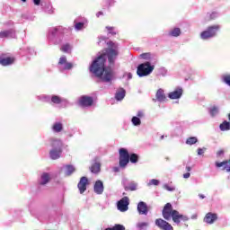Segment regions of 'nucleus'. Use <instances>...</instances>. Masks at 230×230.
<instances>
[{
    "label": "nucleus",
    "instance_id": "nucleus-1",
    "mask_svg": "<svg viewBox=\"0 0 230 230\" xmlns=\"http://www.w3.org/2000/svg\"><path fill=\"white\" fill-rule=\"evenodd\" d=\"M104 42L108 48L98 52L89 66V71L95 78L98 84H112L116 75L112 67L116 66V60L119 57V44L109 40L107 36H100L98 46Z\"/></svg>",
    "mask_w": 230,
    "mask_h": 230
},
{
    "label": "nucleus",
    "instance_id": "nucleus-2",
    "mask_svg": "<svg viewBox=\"0 0 230 230\" xmlns=\"http://www.w3.org/2000/svg\"><path fill=\"white\" fill-rule=\"evenodd\" d=\"M72 31L73 27H68V29L60 25L50 27L47 32V40L50 46H58V44H62L64 40V35H66L67 31Z\"/></svg>",
    "mask_w": 230,
    "mask_h": 230
},
{
    "label": "nucleus",
    "instance_id": "nucleus-3",
    "mask_svg": "<svg viewBox=\"0 0 230 230\" xmlns=\"http://www.w3.org/2000/svg\"><path fill=\"white\" fill-rule=\"evenodd\" d=\"M162 217L164 218V220H167V222L172 220L176 226H179L181 222H188V220H190L188 216L180 214L177 209H173L172 203H166L164 206L162 210Z\"/></svg>",
    "mask_w": 230,
    "mask_h": 230
},
{
    "label": "nucleus",
    "instance_id": "nucleus-4",
    "mask_svg": "<svg viewBox=\"0 0 230 230\" xmlns=\"http://www.w3.org/2000/svg\"><path fill=\"white\" fill-rule=\"evenodd\" d=\"M119 166L120 168H127L128 164H136L139 163V155L136 153H128V149L120 147L119 149Z\"/></svg>",
    "mask_w": 230,
    "mask_h": 230
},
{
    "label": "nucleus",
    "instance_id": "nucleus-5",
    "mask_svg": "<svg viewBox=\"0 0 230 230\" xmlns=\"http://www.w3.org/2000/svg\"><path fill=\"white\" fill-rule=\"evenodd\" d=\"M50 151L49 153V158L52 161H57L62 157L64 152V142L59 138H49Z\"/></svg>",
    "mask_w": 230,
    "mask_h": 230
},
{
    "label": "nucleus",
    "instance_id": "nucleus-6",
    "mask_svg": "<svg viewBox=\"0 0 230 230\" xmlns=\"http://www.w3.org/2000/svg\"><path fill=\"white\" fill-rule=\"evenodd\" d=\"M45 218H49L50 222L53 220H58L62 217V212L58 210V204L57 202H51L48 207L43 208Z\"/></svg>",
    "mask_w": 230,
    "mask_h": 230
},
{
    "label": "nucleus",
    "instance_id": "nucleus-7",
    "mask_svg": "<svg viewBox=\"0 0 230 230\" xmlns=\"http://www.w3.org/2000/svg\"><path fill=\"white\" fill-rule=\"evenodd\" d=\"M155 63H153L151 61H145L143 63H140L137 66V75L138 78H145V76H150L152 73H154V70L155 69Z\"/></svg>",
    "mask_w": 230,
    "mask_h": 230
},
{
    "label": "nucleus",
    "instance_id": "nucleus-8",
    "mask_svg": "<svg viewBox=\"0 0 230 230\" xmlns=\"http://www.w3.org/2000/svg\"><path fill=\"white\" fill-rule=\"evenodd\" d=\"M220 31V25H210L205 31L200 33V39L202 40H209V39H215Z\"/></svg>",
    "mask_w": 230,
    "mask_h": 230
},
{
    "label": "nucleus",
    "instance_id": "nucleus-9",
    "mask_svg": "<svg viewBox=\"0 0 230 230\" xmlns=\"http://www.w3.org/2000/svg\"><path fill=\"white\" fill-rule=\"evenodd\" d=\"M78 105L80 107H93L94 105V97L89 95H82L79 97Z\"/></svg>",
    "mask_w": 230,
    "mask_h": 230
},
{
    "label": "nucleus",
    "instance_id": "nucleus-10",
    "mask_svg": "<svg viewBox=\"0 0 230 230\" xmlns=\"http://www.w3.org/2000/svg\"><path fill=\"white\" fill-rule=\"evenodd\" d=\"M130 205V199L125 196L117 202V209L121 213L128 211V206Z\"/></svg>",
    "mask_w": 230,
    "mask_h": 230
},
{
    "label": "nucleus",
    "instance_id": "nucleus-11",
    "mask_svg": "<svg viewBox=\"0 0 230 230\" xmlns=\"http://www.w3.org/2000/svg\"><path fill=\"white\" fill-rule=\"evenodd\" d=\"M73 67V63L67 62V58L66 56H63L59 58L58 68L60 71H71Z\"/></svg>",
    "mask_w": 230,
    "mask_h": 230
},
{
    "label": "nucleus",
    "instance_id": "nucleus-12",
    "mask_svg": "<svg viewBox=\"0 0 230 230\" xmlns=\"http://www.w3.org/2000/svg\"><path fill=\"white\" fill-rule=\"evenodd\" d=\"M52 102L55 105H60L61 109H67V107H71L72 105L67 99L62 98L59 95L54 96Z\"/></svg>",
    "mask_w": 230,
    "mask_h": 230
},
{
    "label": "nucleus",
    "instance_id": "nucleus-13",
    "mask_svg": "<svg viewBox=\"0 0 230 230\" xmlns=\"http://www.w3.org/2000/svg\"><path fill=\"white\" fill-rule=\"evenodd\" d=\"M155 225L160 230H173V226L166 219L157 218L155 221Z\"/></svg>",
    "mask_w": 230,
    "mask_h": 230
},
{
    "label": "nucleus",
    "instance_id": "nucleus-14",
    "mask_svg": "<svg viewBox=\"0 0 230 230\" xmlns=\"http://www.w3.org/2000/svg\"><path fill=\"white\" fill-rule=\"evenodd\" d=\"M87 186H89V178H87L86 176L81 177L77 184V188L81 195L87 191Z\"/></svg>",
    "mask_w": 230,
    "mask_h": 230
},
{
    "label": "nucleus",
    "instance_id": "nucleus-15",
    "mask_svg": "<svg viewBox=\"0 0 230 230\" xmlns=\"http://www.w3.org/2000/svg\"><path fill=\"white\" fill-rule=\"evenodd\" d=\"M137 210L138 215H148V211H150V207L146 202L145 201H139L137 206Z\"/></svg>",
    "mask_w": 230,
    "mask_h": 230
},
{
    "label": "nucleus",
    "instance_id": "nucleus-16",
    "mask_svg": "<svg viewBox=\"0 0 230 230\" xmlns=\"http://www.w3.org/2000/svg\"><path fill=\"white\" fill-rule=\"evenodd\" d=\"M183 93L184 90H182V87L178 86L173 92L168 93V98H170V100H181Z\"/></svg>",
    "mask_w": 230,
    "mask_h": 230
},
{
    "label": "nucleus",
    "instance_id": "nucleus-17",
    "mask_svg": "<svg viewBox=\"0 0 230 230\" xmlns=\"http://www.w3.org/2000/svg\"><path fill=\"white\" fill-rule=\"evenodd\" d=\"M0 39H17L15 29H9L0 31Z\"/></svg>",
    "mask_w": 230,
    "mask_h": 230
},
{
    "label": "nucleus",
    "instance_id": "nucleus-18",
    "mask_svg": "<svg viewBox=\"0 0 230 230\" xmlns=\"http://www.w3.org/2000/svg\"><path fill=\"white\" fill-rule=\"evenodd\" d=\"M122 186L125 191H136L137 190V183L134 181L128 182V179L122 180Z\"/></svg>",
    "mask_w": 230,
    "mask_h": 230
},
{
    "label": "nucleus",
    "instance_id": "nucleus-19",
    "mask_svg": "<svg viewBox=\"0 0 230 230\" xmlns=\"http://www.w3.org/2000/svg\"><path fill=\"white\" fill-rule=\"evenodd\" d=\"M41 8L45 13H48V15H53V13H55V9L49 1H42Z\"/></svg>",
    "mask_w": 230,
    "mask_h": 230
},
{
    "label": "nucleus",
    "instance_id": "nucleus-20",
    "mask_svg": "<svg viewBox=\"0 0 230 230\" xmlns=\"http://www.w3.org/2000/svg\"><path fill=\"white\" fill-rule=\"evenodd\" d=\"M105 190V186L103 185V181L102 180H97L93 185V191L96 195H102Z\"/></svg>",
    "mask_w": 230,
    "mask_h": 230
},
{
    "label": "nucleus",
    "instance_id": "nucleus-21",
    "mask_svg": "<svg viewBox=\"0 0 230 230\" xmlns=\"http://www.w3.org/2000/svg\"><path fill=\"white\" fill-rule=\"evenodd\" d=\"M51 181V175L49 172H43L40 175V178L38 180V184L40 186H46V184H49Z\"/></svg>",
    "mask_w": 230,
    "mask_h": 230
},
{
    "label": "nucleus",
    "instance_id": "nucleus-22",
    "mask_svg": "<svg viewBox=\"0 0 230 230\" xmlns=\"http://www.w3.org/2000/svg\"><path fill=\"white\" fill-rule=\"evenodd\" d=\"M93 164L90 168L92 173H99L100 170H101V166H102V164L100 163V156H95L93 159Z\"/></svg>",
    "mask_w": 230,
    "mask_h": 230
},
{
    "label": "nucleus",
    "instance_id": "nucleus-23",
    "mask_svg": "<svg viewBox=\"0 0 230 230\" xmlns=\"http://www.w3.org/2000/svg\"><path fill=\"white\" fill-rule=\"evenodd\" d=\"M145 117L143 111H138L137 116L131 118V123L134 127H139L141 125V118Z\"/></svg>",
    "mask_w": 230,
    "mask_h": 230
},
{
    "label": "nucleus",
    "instance_id": "nucleus-24",
    "mask_svg": "<svg viewBox=\"0 0 230 230\" xmlns=\"http://www.w3.org/2000/svg\"><path fill=\"white\" fill-rule=\"evenodd\" d=\"M217 220H218V215L217 213L208 212L204 217L206 224H215Z\"/></svg>",
    "mask_w": 230,
    "mask_h": 230
},
{
    "label": "nucleus",
    "instance_id": "nucleus-25",
    "mask_svg": "<svg viewBox=\"0 0 230 230\" xmlns=\"http://www.w3.org/2000/svg\"><path fill=\"white\" fill-rule=\"evenodd\" d=\"M76 169L75 168V165L73 164H65L61 168V172H64L66 177H69L75 173V171Z\"/></svg>",
    "mask_w": 230,
    "mask_h": 230
},
{
    "label": "nucleus",
    "instance_id": "nucleus-26",
    "mask_svg": "<svg viewBox=\"0 0 230 230\" xmlns=\"http://www.w3.org/2000/svg\"><path fill=\"white\" fill-rule=\"evenodd\" d=\"M155 98L153 99V102H159L160 103H163V102H166V94H164V90L160 88L156 91Z\"/></svg>",
    "mask_w": 230,
    "mask_h": 230
},
{
    "label": "nucleus",
    "instance_id": "nucleus-27",
    "mask_svg": "<svg viewBox=\"0 0 230 230\" xmlns=\"http://www.w3.org/2000/svg\"><path fill=\"white\" fill-rule=\"evenodd\" d=\"M15 62V58L12 57H3L0 56V64L1 66H12Z\"/></svg>",
    "mask_w": 230,
    "mask_h": 230
},
{
    "label": "nucleus",
    "instance_id": "nucleus-28",
    "mask_svg": "<svg viewBox=\"0 0 230 230\" xmlns=\"http://www.w3.org/2000/svg\"><path fill=\"white\" fill-rule=\"evenodd\" d=\"M57 96V94L48 95L41 94L37 96V100L40 102H44L45 103H53V97Z\"/></svg>",
    "mask_w": 230,
    "mask_h": 230
},
{
    "label": "nucleus",
    "instance_id": "nucleus-29",
    "mask_svg": "<svg viewBox=\"0 0 230 230\" xmlns=\"http://www.w3.org/2000/svg\"><path fill=\"white\" fill-rule=\"evenodd\" d=\"M51 130L54 134H60L64 130V124L61 121H56L52 125Z\"/></svg>",
    "mask_w": 230,
    "mask_h": 230
},
{
    "label": "nucleus",
    "instance_id": "nucleus-30",
    "mask_svg": "<svg viewBox=\"0 0 230 230\" xmlns=\"http://www.w3.org/2000/svg\"><path fill=\"white\" fill-rule=\"evenodd\" d=\"M125 96H127V90L124 88H119V90L115 93V100L117 102H122V100L125 99Z\"/></svg>",
    "mask_w": 230,
    "mask_h": 230
},
{
    "label": "nucleus",
    "instance_id": "nucleus-31",
    "mask_svg": "<svg viewBox=\"0 0 230 230\" xmlns=\"http://www.w3.org/2000/svg\"><path fill=\"white\" fill-rule=\"evenodd\" d=\"M181 28L175 27L172 31L164 33L165 37H181Z\"/></svg>",
    "mask_w": 230,
    "mask_h": 230
},
{
    "label": "nucleus",
    "instance_id": "nucleus-32",
    "mask_svg": "<svg viewBox=\"0 0 230 230\" xmlns=\"http://www.w3.org/2000/svg\"><path fill=\"white\" fill-rule=\"evenodd\" d=\"M35 53V49L30 48V47H25L20 49V55L22 57H26V55H33Z\"/></svg>",
    "mask_w": 230,
    "mask_h": 230
},
{
    "label": "nucleus",
    "instance_id": "nucleus-33",
    "mask_svg": "<svg viewBox=\"0 0 230 230\" xmlns=\"http://www.w3.org/2000/svg\"><path fill=\"white\" fill-rule=\"evenodd\" d=\"M10 215H12L13 218H22V209L21 208H12L10 210Z\"/></svg>",
    "mask_w": 230,
    "mask_h": 230
},
{
    "label": "nucleus",
    "instance_id": "nucleus-34",
    "mask_svg": "<svg viewBox=\"0 0 230 230\" xmlns=\"http://www.w3.org/2000/svg\"><path fill=\"white\" fill-rule=\"evenodd\" d=\"M116 4V0H103L102 10H111Z\"/></svg>",
    "mask_w": 230,
    "mask_h": 230
},
{
    "label": "nucleus",
    "instance_id": "nucleus-35",
    "mask_svg": "<svg viewBox=\"0 0 230 230\" xmlns=\"http://www.w3.org/2000/svg\"><path fill=\"white\" fill-rule=\"evenodd\" d=\"M37 206H38L37 201H35V200H33V199L31 200V201L28 203V209H29L31 215H32V216L35 215V211H36V209H37Z\"/></svg>",
    "mask_w": 230,
    "mask_h": 230
},
{
    "label": "nucleus",
    "instance_id": "nucleus-36",
    "mask_svg": "<svg viewBox=\"0 0 230 230\" xmlns=\"http://www.w3.org/2000/svg\"><path fill=\"white\" fill-rule=\"evenodd\" d=\"M74 28L75 31H81V30H84V28H85V22H78V20H75Z\"/></svg>",
    "mask_w": 230,
    "mask_h": 230
},
{
    "label": "nucleus",
    "instance_id": "nucleus-37",
    "mask_svg": "<svg viewBox=\"0 0 230 230\" xmlns=\"http://www.w3.org/2000/svg\"><path fill=\"white\" fill-rule=\"evenodd\" d=\"M219 112L220 110L217 106L208 108V114L211 118H216V116H218Z\"/></svg>",
    "mask_w": 230,
    "mask_h": 230
},
{
    "label": "nucleus",
    "instance_id": "nucleus-38",
    "mask_svg": "<svg viewBox=\"0 0 230 230\" xmlns=\"http://www.w3.org/2000/svg\"><path fill=\"white\" fill-rule=\"evenodd\" d=\"M219 129L221 130V132H227V130H230V122L227 120H224L219 125Z\"/></svg>",
    "mask_w": 230,
    "mask_h": 230
},
{
    "label": "nucleus",
    "instance_id": "nucleus-39",
    "mask_svg": "<svg viewBox=\"0 0 230 230\" xmlns=\"http://www.w3.org/2000/svg\"><path fill=\"white\" fill-rule=\"evenodd\" d=\"M199 141V138L197 137H190L186 139L185 143L186 145H190L192 146V145H197V142Z\"/></svg>",
    "mask_w": 230,
    "mask_h": 230
},
{
    "label": "nucleus",
    "instance_id": "nucleus-40",
    "mask_svg": "<svg viewBox=\"0 0 230 230\" xmlns=\"http://www.w3.org/2000/svg\"><path fill=\"white\" fill-rule=\"evenodd\" d=\"M227 164H229V161L225 160L223 162H216L215 163V166L216 168H223V170H226V166H227Z\"/></svg>",
    "mask_w": 230,
    "mask_h": 230
},
{
    "label": "nucleus",
    "instance_id": "nucleus-41",
    "mask_svg": "<svg viewBox=\"0 0 230 230\" xmlns=\"http://www.w3.org/2000/svg\"><path fill=\"white\" fill-rule=\"evenodd\" d=\"M125 226L121 224H115L112 227H107L104 230H125Z\"/></svg>",
    "mask_w": 230,
    "mask_h": 230
},
{
    "label": "nucleus",
    "instance_id": "nucleus-42",
    "mask_svg": "<svg viewBox=\"0 0 230 230\" xmlns=\"http://www.w3.org/2000/svg\"><path fill=\"white\" fill-rule=\"evenodd\" d=\"M166 75H168V70L164 66L158 68L156 76H166Z\"/></svg>",
    "mask_w": 230,
    "mask_h": 230
},
{
    "label": "nucleus",
    "instance_id": "nucleus-43",
    "mask_svg": "<svg viewBox=\"0 0 230 230\" xmlns=\"http://www.w3.org/2000/svg\"><path fill=\"white\" fill-rule=\"evenodd\" d=\"M148 226H150L148 222H140L137 224V227L139 230H146L148 228Z\"/></svg>",
    "mask_w": 230,
    "mask_h": 230
},
{
    "label": "nucleus",
    "instance_id": "nucleus-44",
    "mask_svg": "<svg viewBox=\"0 0 230 230\" xmlns=\"http://www.w3.org/2000/svg\"><path fill=\"white\" fill-rule=\"evenodd\" d=\"M22 19H24V21H35V16L29 13H25L22 14Z\"/></svg>",
    "mask_w": 230,
    "mask_h": 230
},
{
    "label": "nucleus",
    "instance_id": "nucleus-45",
    "mask_svg": "<svg viewBox=\"0 0 230 230\" xmlns=\"http://www.w3.org/2000/svg\"><path fill=\"white\" fill-rule=\"evenodd\" d=\"M139 57L143 60H152V53H150V52L142 53V54H140Z\"/></svg>",
    "mask_w": 230,
    "mask_h": 230
},
{
    "label": "nucleus",
    "instance_id": "nucleus-46",
    "mask_svg": "<svg viewBox=\"0 0 230 230\" xmlns=\"http://www.w3.org/2000/svg\"><path fill=\"white\" fill-rule=\"evenodd\" d=\"M222 82L230 87V75H222Z\"/></svg>",
    "mask_w": 230,
    "mask_h": 230
},
{
    "label": "nucleus",
    "instance_id": "nucleus-47",
    "mask_svg": "<svg viewBox=\"0 0 230 230\" xmlns=\"http://www.w3.org/2000/svg\"><path fill=\"white\" fill-rule=\"evenodd\" d=\"M61 50L64 53H69V51H71V45L69 43H66V44L62 45Z\"/></svg>",
    "mask_w": 230,
    "mask_h": 230
},
{
    "label": "nucleus",
    "instance_id": "nucleus-48",
    "mask_svg": "<svg viewBox=\"0 0 230 230\" xmlns=\"http://www.w3.org/2000/svg\"><path fill=\"white\" fill-rule=\"evenodd\" d=\"M161 184V181L157 179H152L147 183V186H159Z\"/></svg>",
    "mask_w": 230,
    "mask_h": 230
},
{
    "label": "nucleus",
    "instance_id": "nucleus-49",
    "mask_svg": "<svg viewBox=\"0 0 230 230\" xmlns=\"http://www.w3.org/2000/svg\"><path fill=\"white\" fill-rule=\"evenodd\" d=\"M164 190H166L167 191H175L176 188L175 186H169L168 183H164L163 185Z\"/></svg>",
    "mask_w": 230,
    "mask_h": 230
},
{
    "label": "nucleus",
    "instance_id": "nucleus-50",
    "mask_svg": "<svg viewBox=\"0 0 230 230\" xmlns=\"http://www.w3.org/2000/svg\"><path fill=\"white\" fill-rule=\"evenodd\" d=\"M220 16V13H217V12H212L210 14H209V19L210 21H215V19H218V17Z\"/></svg>",
    "mask_w": 230,
    "mask_h": 230
},
{
    "label": "nucleus",
    "instance_id": "nucleus-51",
    "mask_svg": "<svg viewBox=\"0 0 230 230\" xmlns=\"http://www.w3.org/2000/svg\"><path fill=\"white\" fill-rule=\"evenodd\" d=\"M106 30H108V33L110 35H116L117 34L116 31H114V27L106 26Z\"/></svg>",
    "mask_w": 230,
    "mask_h": 230
},
{
    "label": "nucleus",
    "instance_id": "nucleus-52",
    "mask_svg": "<svg viewBox=\"0 0 230 230\" xmlns=\"http://www.w3.org/2000/svg\"><path fill=\"white\" fill-rule=\"evenodd\" d=\"M208 150L206 147H199L197 149L198 155H204V153Z\"/></svg>",
    "mask_w": 230,
    "mask_h": 230
},
{
    "label": "nucleus",
    "instance_id": "nucleus-53",
    "mask_svg": "<svg viewBox=\"0 0 230 230\" xmlns=\"http://www.w3.org/2000/svg\"><path fill=\"white\" fill-rule=\"evenodd\" d=\"M112 170L115 173H119V172H120V170H125V168H122L119 166H119L113 167Z\"/></svg>",
    "mask_w": 230,
    "mask_h": 230
},
{
    "label": "nucleus",
    "instance_id": "nucleus-54",
    "mask_svg": "<svg viewBox=\"0 0 230 230\" xmlns=\"http://www.w3.org/2000/svg\"><path fill=\"white\" fill-rule=\"evenodd\" d=\"M125 76H127V80H132V73L125 72L124 75H122V78H125Z\"/></svg>",
    "mask_w": 230,
    "mask_h": 230
},
{
    "label": "nucleus",
    "instance_id": "nucleus-55",
    "mask_svg": "<svg viewBox=\"0 0 230 230\" xmlns=\"http://www.w3.org/2000/svg\"><path fill=\"white\" fill-rule=\"evenodd\" d=\"M32 3L35 4V6H42V0H32Z\"/></svg>",
    "mask_w": 230,
    "mask_h": 230
},
{
    "label": "nucleus",
    "instance_id": "nucleus-56",
    "mask_svg": "<svg viewBox=\"0 0 230 230\" xmlns=\"http://www.w3.org/2000/svg\"><path fill=\"white\" fill-rule=\"evenodd\" d=\"M225 152L224 150H219L217 153V157H222V155H224Z\"/></svg>",
    "mask_w": 230,
    "mask_h": 230
},
{
    "label": "nucleus",
    "instance_id": "nucleus-57",
    "mask_svg": "<svg viewBox=\"0 0 230 230\" xmlns=\"http://www.w3.org/2000/svg\"><path fill=\"white\" fill-rule=\"evenodd\" d=\"M190 177H191V173L190 172H186L183 174V179H190Z\"/></svg>",
    "mask_w": 230,
    "mask_h": 230
},
{
    "label": "nucleus",
    "instance_id": "nucleus-58",
    "mask_svg": "<svg viewBox=\"0 0 230 230\" xmlns=\"http://www.w3.org/2000/svg\"><path fill=\"white\" fill-rule=\"evenodd\" d=\"M101 15H103L102 11H99V12L96 13V17H100Z\"/></svg>",
    "mask_w": 230,
    "mask_h": 230
},
{
    "label": "nucleus",
    "instance_id": "nucleus-59",
    "mask_svg": "<svg viewBox=\"0 0 230 230\" xmlns=\"http://www.w3.org/2000/svg\"><path fill=\"white\" fill-rule=\"evenodd\" d=\"M197 217H198L197 214H194V215L191 216V219L192 220H197Z\"/></svg>",
    "mask_w": 230,
    "mask_h": 230
},
{
    "label": "nucleus",
    "instance_id": "nucleus-60",
    "mask_svg": "<svg viewBox=\"0 0 230 230\" xmlns=\"http://www.w3.org/2000/svg\"><path fill=\"white\" fill-rule=\"evenodd\" d=\"M73 136H75V132H71L67 135V137H73Z\"/></svg>",
    "mask_w": 230,
    "mask_h": 230
},
{
    "label": "nucleus",
    "instance_id": "nucleus-61",
    "mask_svg": "<svg viewBox=\"0 0 230 230\" xmlns=\"http://www.w3.org/2000/svg\"><path fill=\"white\" fill-rule=\"evenodd\" d=\"M199 199H206V196L204 194H199Z\"/></svg>",
    "mask_w": 230,
    "mask_h": 230
},
{
    "label": "nucleus",
    "instance_id": "nucleus-62",
    "mask_svg": "<svg viewBox=\"0 0 230 230\" xmlns=\"http://www.w3.org/2000/svg\"><path fill=\"white\" fill-rule=\"evenodd\" d=\"M179 124V122H177V121H172L171 122V125H172V127H173V125H178Z\"/></svg>",
    "mask_w": 230,
    "mask_h": 230
},
{
    "label": "nucleus",
    "instance_id": "nucleus-63",
    "mask_svg": "<svg viewBox=\"0 0 230 230\" xmlns=\"http://www.w3.org/2000/svg\"><path fill=\"white\" fill-rule=\"evenodd\" d=\"M186 170L188 171V172H190V171L191 170V166H186Z\"/></svg>",
    "mask_w": 230,
    "mask_h": 230
},
{
    "label": "nucleus",
    "instance_id": "nucleus-64",
    "mask_svg": "<svg viewBox=\"0 0 230 230\" xmlns=\"http://www.w3.org/2000/svg\"><path fill=\"white\" fill-rule=\"evenodd\" d=\"M160 139H161V140L164 139V135H162V136L160 137Z\"/></svg>",
    "mask_w": 230,
    "mask_h": 230
}]
</instances>
